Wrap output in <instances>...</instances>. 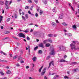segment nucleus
I'll list each match as a JSON object with an SVG mask.
<instances>
[{"label":"nucleus","mask_w":79,"mask_h":79,"mask_svg":"<svg viewBox=\"0 0 79 79\" xmlns=\"http://www.w3.org/2000/svg\"><path fill=\"white\" fill-rule=\"evenodd\" d=\"M18 60H20L22 59V57H21V56H19L18 57Z\"/></svg>","instance_id":"c85d7f7f"},{"label":"nucleus","mask_w":79,"mask_h":79,"mask_svg":"<svg viewBox=\"0 0 79 79\" xmlns=\"http://www.w3.org/2000/svg\"><path fill=\"white\" fill-rule=\"evenodd\" d=\"M11 71L10 70H8L6 72V74H9L11 73Z\"/></svg>","instance_id":"a211bd4d"},{"label":"nucleus","mask_w":79,"mask_h":79,"mask_svg":"<svg viewBox=\"0 0 79 79\" xmlns=\"http://www.w3.org/2000/svg\"><path fill=\"white\" fill-rule=\"evenodd\" d=\"M62 25H63V26H68V24L66 23L65 22H64L63 23H62Z\"/></svg>","instance_id":"2eb2a0df"},{"label":"nucleus","mask_w":79,"mask_h":79,"mask_svg":"<svg viewBox=\"0 0 79 79\" xmlns=\"http://www.w3.org/2000/svg\"><path fill=\"white\" fill-rule=\"evenodd\" d=\"M50 50L51 51V52H50V55H55L54 49L52 48H50Z\"/></svg>","instance_id":"f03ea898"},{"label":"nucleus","mask_w":79,"mask_h":79,"mask_svg":"<svg viewBox=\"0 0 79 79\" xmlns=\"http://www.w3.org/2000/svg\"><path fill=\"white\" fill-rule=\"evenodd\" d=\"M10 18H9L7 19V22H9L10 21Z\"/></svg>","instance_id":"4c0bfd02"},{"label":"nucleus","mask_w":79,"mask_h":79,"mask_svg":"<svg viewBox=\"0 0 79 79\" xmlns=\"http://www.w3.org/2000/svg\"><path fill=\"white\" fill-rule=\"evenodd\" d=\"M17 45L18 46H19V45H20L19 43H17Z\"/></svg>","instance_id":"0e129e2a"},{"label":"nucleus","mask_w":79,"mask_h":79,"mask_svg":"<svg viewBox=\"0 0 79 79\" xmlns=\"http://www.w3.org/2000/svg\"><path fill=\"white\" fill-rule=\"evenodd\" d=\"M56 21L57 23H59V22H58V20H56Z\"/></svg>","instance_id":"680f3d73"},{"label":"nucleus","mask_w":79,"mask_h":79,"mask_svg":"<svg viewBox=\"0 0 79 79\" xmlns=\"http://www.w3.org/2000/svg\"><path fill=\"white\" fill-rule=\"evenodd\" d=\"M71 8L72 10H73V11H74V8H73V7H72V6H71Z\"/></svg>","instance_id":"5fc2aeb1"},{"label":"nucleus","mask_w":79,"mask_h":79,"mask_svg":"<svg viewBox=\"0 0 79 79\" xmlns=\"http://www.w3.org/2000/svg\"><path fill=\"white\" fill-rule=\"evenodd\" d=\"M39 47H41V48H44V43H41L39 44Z\"/></svg>","instance_id":"423d86ee"},{"label":"nucleus","mask_w":79,"mask_h":79,"mask_svg":"<svg viewBox=\"0 0 79 79\" xmlns=\"http://www.w3.org/2000/svg\"><path fill=\"white\" fill-rule=\"evenodd\" d=\"M16 66H17V67L20 66V65H19V64L18 63L17 64H16Z\"/></svg>","instance_id":"e433bc0d"},{"label":"nucleus","mask_w":79,"mask_h":79,"mask_svg":"<svg viewBox=\"0 0 79 79\" xmlns=\"http://www.w3.org/2000/svg\"><path fill=\"white\" fill-rule=\"evenodd\" d=\"M56 77H59V76L57 75H56Z\"/></svg>","instance_id":"bf43d9fd"},{"label":"nucleus","mask_w":79,"mask_h":79,"mask_svg":"<svg viewBox=\"0 0 79 79\" xmlns=\"http://www.w3.org/2000/svg\"><path fill=\"white\" fill-rule=\"evenodd\" d=\"M30 31L31 32H33V30L32 29H31Z\"/></svg>","instance_id":"e2e57ef3"},{"label":"nucleus","mask_w":79,"mask_h":79,"mask_svg":"<svg viewBox=\"0 0 79 79\" xmlns=\"http://www.w3.org/2000/svg\"><path fill=\"white\" fill-rule=\"evenodd\" d=\"M25 9H29V6H27L25 7Z\"/></svg>","instance_id":"2f4dec72"},{"label":"nucleus","mask_w":79,"mask_h":79,"mask_svg":"<svg viewBox=\"0 0 79 79\" xmlns=\"http://www.w3.org/2000/svg\"><path fill=\"white\" fill-rule=\"evenodd\" d=\"M34 35H36L37 37H41V33L39 31H35L34 32Z\"/></svg>","instance_id":"f257e3e1"},{"label":"nucleus","mask_w":79,"mask_h":79,"mask_svg":"<svg viewBox=\"0 0 79 79\" xmlns=\"http://www.w3.org/2000/svg\"><path fill=\"white\" fill-rule=\"evenodd\" d=\"M8 39V37H6L5 38L2 39V40H5V39Z\"/></svg>","instance_id":"a18cd8bd"},{"label":"nucleus","mask_w":79,"mask_h":79,"mask_svg":"<svg viewBox=\"0 0 79 79\" xmlns=\"http://www.w3.org/2000/svg\"><path fill=\"white\" fill-rule=\"evenodd\" d=\"M71 64H77V62H72Z\"/></svg>","instance_id":"7c9ffc66"},{"label":"nucleus","mask_w":79,"mask_h":79,"mask_svg":"<svg viewBox=\"0 0 79 79\" xmlns=\"http://www.w3.org/2000/svg\"><path fill=\"white\" fill-rule=\"evenodd\" d=\"M54 63L53 61H52L50 63H49V67H48V69L50 68V66H51V64H52V66H54V63Z\"/></svg>","instance_id":"0eeeda50"},{"label":"nucleus","mask_w":79,"mask_h":79,"mask_svg":"<svg viewBox=\"0 0 79 79\" xmlns=\"http://www.w3.org/2000/svg\"><path fill=\"white\" fill-rule=\"evenodd\" d=\"M6 8L7 9V10H8L9 9V6H8V5H6Z\"/></svg>","instance_id":"b1692460"},{"label":"nucleus","mask_w":79,"mask_h":79,"mask_svg":"<svg viewBox=\"0 0 79 79\" xmlns=\"http://www.w3.org/2000/svg\"><path fill=\"white\" fill-rule=\"evenodd\" d=\"M64 79H69V77L67 76L64 77Z\"/></svg>","instance_id":"79ce46f5"},{"label":"nucleus","mask_w":79,"mask_h":79,"mask_svg":"<svg viewBox=\"0 0 79 79\" xmlns=\"http://www.w3.org/2000/svg\"><path fill=\"white\" fill-rule=\"evenodd\" d=\"M50 56H48V57L47 58V60H48L49 59H50Z\"/></svg>","instance_id":"09e8293b"},{"label":"nucleus","mask_w":79,"mask_h":79,"mask_svg":"<svg viewBox=\"0 0 79 79\" xmlns=\"http://www.w3.org/2000/svg\"><path fill=\"white\" fill-rule=\"evenodd\" d=\"M34 1L36 3H38V0H34Z\"/></svg>","instance_id":"c9c22d12"},{"label":"nucleus","mask_w":79,"mask_h":79,"mask_svg":"<svg viewBox=\"0 0 79 79\" xmlns=\"http://www.w3.org/2000/svg\"><path fill=\"white\" fill-rule=\"evenodd\" d=\"M46 47H50V44H45Z\"/></svg>","instance_id":"ddd939ff"},{"label":"nucleus","mask_w":79,"mask_h":79,"mask_svg":"<svg viewBox=\"0 0 79 79\" xmlns=\"http://www.w3.org/2000/svg\"><path fill=\"white\" fill-rule=\"evenodd\" d=\"M44 79H47V78L46 76H44Z\"/></svg>","instance_id":"338daca9"},{"label":"nucleus","mask_w":79,"mask_h":79,"mask_svg":"<svg viewBox=\"0 0 79 79\" xmlns=\"http://www.w3.org/2000/svg\"><path fill=\"white\" fill-rule=\"evenodd\" d=\"M23 31L24 32L26 33H27V32H28V31L27 30Z\"/></svg>","instance_id":"58836bf2"},{"label":"nucleus","mask_w":79,"mask_h":79,"mask_svg":"<svg viewBox=\"0 0 79 79\" xmlns=\"http://www.w3.org/2000/svg\"><path fill=\"white\" fill-rule=\"evenodd\" d=\"M48 36H49V37H52L53 35L52 34H48Z\"/></svg>","instance_id":"72a5a7b5"},{"label":"nucleus","mask_w":79,"mask_h":79,"mask_svg":"<svg viewBox=\"0 0 79 79\" xmlns=\"http://www.w3.org/2000/svg\"><path fill=\"white\" fill-rule=\"evenodd\" d=\"M68 35H69V36H72V35L71 34L68 33Z\"/></svg>","instance_id":"c03bdc74"},{"label":"nucleus","mask_w":79,"mask_h":79,"mask_svg":"<svg viewBox=\"0 0 79 79\" xmlns=\"http://www.w3.org/2000/svg\"><path fill=\"white\" fill-rule=\"evenodd\" d=\"M21 63H24V61H20Z\"/></svg>","instance_id":"8fccbe9b"},{"label":"nucleus","mask_w":79,"mask_h":79,"mask_svg":"<svg viewBox=\"0 0 79 79\" xmlns=\"http://www.w3.org/2000/svg\"><path fill=\"white\" fill-rule=\"evenodd\" d=\"M77 69H74V73L76 72V71H77Z\"/></svg>","instance_id":"49530a36"},{"label":"nucleus","mask_w":79,"mask_h":79,"mask_svg":"<svg viewBox=\"0 0 79 79\" xmlns=\"http://www.w3.org/2000/svg\"><path fill=\"white\" fill-rule=\"evenodd\" d=\"M28 2L30 3H32V0H28Z\"/></svg>","instance_id":"37998d69"},{"label":"nucleus","mask_w":79,"mask_h":79,"mask_svg":"<svg viewBox=\"0 0 79 79\" xmlns=\"http://www.w3.org/2000/svg\"><path fill=\"white\" fill-rule=\"evenodd\" d=\"M67 57H68V56H67L65 55L64 56V59H66V58H67Z\"/></svg>","instance_id":"ea45409f"},{"label":"nucleus","mask_w":79,"mask_h":79,"mask_svg":"<svg viewBox=\"0 0 79 79\" xmlns=\"http://www.w3.org/2000/svg\"><path fill=\"white\" fill-rule=\"evenodd\" d=\"M43 68V66H42L41 68H40L39 70V73H41V71H42V69Z\"/></svg>","instance_id":"4468645a"},{"label":"nucleus","mask_w":79,"mask_h":79,"mask_svg":"<svg viewBox=\"0 0 79 79\" xmlns=\"http://www.w3.org/2000/svg\"><path fill=\"white\" fill-rule=\"evenodd\" d=\"M39 48L38 46H36L34 48V50H37V48Z\"/></svg>","instance_id":"473e14b6"},{"label":"nucleus","mask_w":79,"mask_h":79,"mask_svg":"<svg viewBox=\"0 0 79 79\" xmlns=\"http://www.w3.org/2000/svg\"><path fill=\"white\" fill-rule=\"evenodd\" d=\"M19 31H23V30H21V29H19Z\"/></svg>","instance_id":"052dcab7"},{"label":"nucleus","mask_w":79,"mask_h":79,"mask_svg":"<svg viewBox=\"0 0 79 79\" xmlns=\"http://www.w3.org/2000/svg\"><path fill=\"white\" fill-rule=\"evenodd\" d=\"M65 61H65V60H64L61 59L59 61V62L60 63H62L63 62H65Z\"/></svg>","instance_id":"f8f14e48"},{"label":"nucleus","mask_w":79,"mask_h":79,"mask_svg":"<svg viewBox=\"0 0 79 79\" xmlns=\"http://www.w3.org/2000/svg\"><path fill=\"white\" fill-rule=\"evenodd\" d=\"M3 26H2L1 27V29H3Z\"/></svg>","instance_id":"3c124183"},{"label":"nucleus","mask_w":79,"mask_h":79,"mask_svg":"<svg viewBox=\"0 0 79 79\" xmlns=\"http://www.w3.org/2000/svg\"><path fill=\"white\" fill-rule=\"evenodd\" d=\"M42 1L45 5L47 4V0H42Z\"/></svg>","instance_id":"6e6552de"},{"label":"nucleus","mask_w":79,"mask_h":79,"mask_svg":"<svg viewBox=\"0 0 79 79\" xmlns=\"http://www.w3.org/2000/svg\"><path fill=\"white\" fill-rule=\"evenodd\" d=\"M8 3H9V2L8 1H6L5 4V5H8Z\"/></svg>","instance_id":"cd10ccee"},{"label":"nucleus","mask_w":79,"mask_h":79,"mask_svg":"<svg viewBox=\"0 0 79 79\" xmlns=\"http://www.w3.org/2000/svg\"><path fill=\"white\" fill-rule=\"evenodd\" d=\"M52 24L53 26H55V25H56V23H55L53 22L52 23Z\"/></svg>","instance_id":"bb28decb"},{"label":"nucleus","mask_w":79,"mask_h":79,"mask_svg":"<svg viewBox=\"0 0 79 79\" xmlns=\"http://www.w3.org/2000/svg\"><path fill=\"white\" fill-rule=\"evenodd\" d=\"M0 53H4V52L3 51H1L0 52Z\"/></svg>","instance_id":"69168bd1"},{"label":"nucleus","mask_w":79,"mask_h":79,"mask_svg":"<svg viewBox=\"0 0 79 79\" xmlns=\"http://www.w3.org/2000/svg\"><path fill=\"white\" fill-rule=\"evenodd\" d=\"M0 4L1 5H3V4H4V2H3V1H0Z\"/></svg>","instance_id":"dca6fc26"},{"label":"nucleus","mask_w":79,"mask_h":79,"mask_svg":"<svg viewBox=\"0 0 79 79\" xmlns=\"http://www.w3.org/2000/svg\"><path fill=\"white\" fill-rule=\"evenodd\" d=\"M42 14H43V11H42V10H41L40 11V15H42Z\"/></svg>","instance_id":"f3484780"},{"label":"nucleus","mask_w":79,"mask_h":79,"mask_svg":"<svg viewBox=\"0 0 79 79\" xmlns=\"http://www.w3.org/2000/svg\"><path fill=\"white\" fill-rule=\"evenodd\" d=\"M39 53L40 54H42V51L40 50L39 51Z\"/></svg>","instance_id":"393cba45"},{"label":"nucleus","mask_w":79,"mask_h":79,"mask_svg":"<svg viewBox=\"0 0 79 79\" xmlns=\"http://www.w3.org/2000/svg\"><path fill=\"white\" fill-rule=\"evenodd\" d=\"M19 36L20 37H23V38H25V37H26L25 35H24V34L23 33H19Z\"/></svg>","instance_id":"39448f33"},{"label":"nucleus","mask_w":79,"mask_h":79,"mask_svg":"<svg viewBox=\"0 0 79 79\" xmlns=\"http://www.w3.org/2000/svg\"><path fill=\"white\" fill-rule=\"evenodd\" d=\"M45 71H43L41 73V76H44V74H45Z\"/></svg>","instance_id":"9b49d317"},{"label":"nucleus","mask_w":79,"mask_h":79,"mask_svg":"<svg viewBox=\"0 0 79 79\" xmlns=\"http://www.w3.org/2000/svg\"><path fill=\"white\" fill-rule=\"evenodd\" d=\"M56 7H54L53 10V12H56Z\"/></svg>","instance_id":"a878e982"},{"label":"nucleus","mask_w":79,"mask_h":79,"mask_svg":"<svg viewBox=\"0 0 79 79\" xmlns=\"http://www.w3.org/2000/svg\"><path fill=\"white\" fill-rule=\"evenodd\" d=\"M33 8V6H32L31 7V10H32V9Z\"/></svg>","instance_id":"6e6d98bb"},{"label":"nucleus","mask_w":79,"mask_h":79,"mask_svg":"<svg viewBox=\"0 0 79 79\" xmlns=\"http://www.w3.org/2000/svg\"><path fill=\"white\" fill-rule=\"evenodd\" d=\"M26 69H28V68H29V66H27L26 67Z\"/></svg>","instance_id":"13d9d810"},{"label":"nucleus","mask_w":79,"mask_h":79,"mask_svg":"<svg viewBox=\"0 0 79 79\" xmlns=\"http://www.w3.org/2000/svg\"><path fill=\"white\" fill-rule=\"evenodd\" d=\"M59 49L61 51H64V50H65L66 48L64 46L62 45L59 47Z\"/></svg>","instance_id":"7ed1b4c3"},{"label":"nucleus","mask_w":79,"mask_h":79,"mask_svg":"<svg viewBox=\"0 0 79 79\" xmlns=\"http://www.w3.org/2000/svg\"><path fill=\"white\" fill-rule=\"evenodd\" d=\"M75 25L76 26H77V27H79V23L77 22L75 23Z\"/></svg>","instance_id":"6ab92c4d"},{"label":"nucleus","mask_w":79,"mask_h":79,"mask_svg":"<svg viewBox=\"0 0 79 79\" xmlns=\"http://www.w3.org/2000/svg\"><path fill=\"white\" fill-rule=\"evenodd\" d=\"M35 16L36 17H38V14L37 13H36L35 15Z\"/></svg>","instance_id":"de8ad7c7"},{"label":"nucleus","mask_w":79,"mask_h":79,"mask_svg":"<svg viewBox=\"0 0 79 79\" xmlns=\"http://www.w3.org/2000/svg\"><path fill=\"white\" fill-rule=\"evenodd\" d=\"M60 19L63 18V14H61L59 16Z\"/></svg>","instance_id":"1a4fd4ad"},{"label":"nucleus","mask_w":79,"mask_h":79,"mask_svg":"<svg viewBox=\"0 0 79 79\" xmlns=\"http://www.w3.org/2000/svg\"><path fill=\"white\" fill-rule=\"evenodd\" d=\"M3 79H7V78H6V77H4Z\"/></svg>","instance_id":"774afa93"},{"label":"nucleus","mask_w":79,"mask_h":79,"mask_svg":"<svg viewBox=\"0 0 79 79\" xmlns=\"http://www.w3.org/2000/svg\"><path fill=\"white\" fill-rule=\"evenodd\" d=\"M28 13H29V14H31V11H30V10H29L28 11Z\"/></svg>","instance_id":"4d7b16f0"},{"label":"nucleus","mask_w":79,"mask_h":79,"mask_svg":"<svg viewBox=\"0 0 79 79\" xmlns=\"http://www.w3.org/2000/svg\"><path fill=\"white\" fill-rule=\"evenodd\" d=\"M22 19H23L24 21H25L26 20V18H25V17H24V16L22 15Z\"/></svg>","instance_id":"aec40b11"},{"label":"nucleus","mask_w":79,"mask_h":79,"mask_svg":"<svg viewBox=\"0 0 79 79\" xmlns=\"http://www.w3.org/2000/svg\"><path fill=\"white\" fill-rule=\"evenodd\" d=\"M0 19H2L3 18V16H2V15H1L0 16Z\"/></svg>","instance_id":"864d4df0"},{"label":"nucleus","mask_w":79,"mask_h":79,"mask_svg":"<svg viewBox=\"0 0 79 79\" xmlns=\"http://www.w3.org/2000/svg\"><path fill=\"white\" fill-rule=\"evenodd\" d=\"M27 39L28 40H30V38H29V37L28 36H27Z\"/></svg>","instance_id":"a19ab883"},{"label":"nucleus","mask_w":79,"mask_h":79,"mask_svg":"<svg viewBox=\"0 0 79 79\" xmlns=\"http://www.w3.org/2000/svg\"><path fill=\"white\" fill-rule=\"evenodd\" d=\"M7 60H2V63H7Z\"/></svg>","instance_id":"c756f323"},{"label":"nucleus","mask_w":79,"mask_h":79,"mask_svg":"<svg viewBox=\"0 0 79 79\" xmlns=\"http://www.w3.org/2000/svg\"><path fill=\"white\" fill-rule=\"evenodd\" d=\"M46 69H47V68H45L43 69V71H46Z\"/></svg>","instance_id":"603ef678"},{"label":"nucleus","mask_w":79,"mask_h":79,"mask_svg":"<svg viewBox=\"0 0 79 79\" xmlns=\"http://www.w3.org/2000/svg\"><path fill=\"white\" fill-rule=\"evenodd\" d=\"M36 59L37 57H34L32 58V60H33V61H36Z\"/></svg>","instance_id":"9d476101"},{"label":"nucleus","mask_w":79,"mask_h":79,"mask_svg":"<svg viewBox=\"0 0 79 79\" xmlns=\"http://www.w3.org/2000/svg\"><path fill=\"white\" fill-rule=\"evenodd\" d=\"M72 27L73 29H76V28H77V27L75 25H73Z\"/></svg>","instance_id":"5701e85b"},{"label":"nucleus","mask_w":79,"mask_h":79,"mask_svg":"<svg viewBox=\"0 0 79 79\" xmlns=\"http://www.w3.org/2000/svg\"><path fill=\"white\" fill-rule=\"evenodd\" d=\"M18 56L17 55H16L15 56L13 57V60H15V59H16V58H18Z\"/></svg>","instance_id":"4be33fe9"},{"label":"nucleus","mask_w":79,"mask_h":79,"mask_svg":"<svg viewBox=\"0 0 79 79\" xmlns=\"http://www.w3.org/2000/svg\"><path fill=\"white\" fill-rule=\"evenodd\" d=\"M50 42V43H52V39H48V40H45L44 42V44H45L47 42Z\"/></svg>","instance_id":"20e7f679"},{"label":"nucleus","mask_w":79,"mask_h":79,"mask_svg":"<svg viewBox=\"0 0 79 79\" xmlns=\"http://www.w3.org/2000/svg\"><path fill=\"white\" fill-rule=\"evenodd\" d=\"M25 18L26 19H28V18H29V16L28 15L26 14L25 15Z\"/></svg>","instance_id":"412c9836"},{"label":"nucleus","mask_w":79,"mask_h":79,"mask_svg":"<svg viewBox=\"0 0 79 79\" xmlns=\"http://www.w3.org/2000/svg\"><path fill=\"white\" fill-rule=\"evenodd\" d=\"M0 74H1V75H2V76H3L4 75V73H3V72H0Z\"/></svg>","instance_id":"f704fd0d"}]
</instances>
